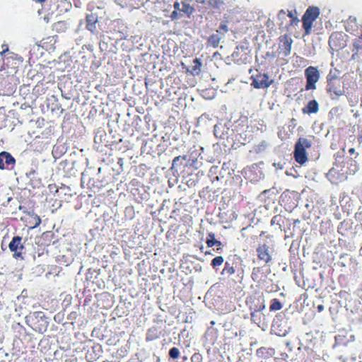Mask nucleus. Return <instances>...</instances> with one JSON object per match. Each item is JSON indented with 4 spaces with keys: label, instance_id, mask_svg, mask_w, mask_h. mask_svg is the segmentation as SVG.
I'll return each mask as SVG.
<instances>
[{
    "label": "nucleus",
    "instance_id": "nucleus-1",
    "mask_svg": "<svg viewBox=\"0 0 362 362\" xmlns=\"http://www.w3.org/2000/svg\"><path fill=\"white\" fill-rule=\"evenodd\" d=\"M340 71L337 69H330L327 76V92L332 97H339L344 94L341 86Z\"/></svg>",
    "mask_w": 362,
    "mask_h": 362
},
{
    "label": "nucleus",
    "instance_id": "nucleus-2",
    "mask_svg": "<svg viewBox=\"0 0 362 362\" xmlns=\"http://www.w3.org/2000/svg\"><path fill=\"white\" fill-rule=\"evenodd\" d=\"M312 146V141L307 138L300 137L295 144L293 156L295 160L300 164H304L308 160L306 150Z\"/></svg>",
    "mask_w": 362,
    "mask_h": 362
},
{
    "label": "nucleus",
    "instance_id": "nucleus-3",
    "mask_svg": "<svg viewBox=\"0 0 362 362\" xmlns=\"http://www.w3.org/2000/svg\"><path fill=\"white\" fill-rule=\"evenodd\" d=\"M26 323L31 327L34 330L39 332H44L46 331L48 322L45 313L42 311H37L30 313L25 317Z\"/></svg>",
    "mask_w": 362,
    "mask_h": 362
},
{
    "label": "nucleus",
    "instance_id": "nucleus-4",
    "mask_svg": "<svg viewBox=\"0 0 362 362\" xmlns=\"http://www.w3.org/2000/svg\"><path fill=\"white\" fill-rule=\"evenodd\" d=\"M320 9L315 6H309L302 17L303 28L305 34L309 35L311 32L313 22L318 18Z\"/></svg>",
    "mask_w": 362,
    "mask_h": 362
},
{
    "label": "nucleus",
    "instance_id": "nucleus-5",
    "mask_svg": "<svg viewBox=\"0 0 362 362\" xmlns=\"http://www.w3.org/2000/svg\"><path fill=\"white\" fill-rule=\"evenodd\" d=\"M246 304L251 313V319L255 317V313L263 310L265 308L264 298L262 296L254 294L246 299Z\"/></svg>",
    "mask_w": 362,
    "mask_h": 362
},
{
    "label": "nucleus",
    "instance_id": "nucleus-6",
    "mask_svg": "<svg viewBox=\"0 0 362 362\" xmlns=\"http://www.w3.org/2000/svg\"><path fill=\"white\" fill-rule=\"evenodd\" d=\"M347 35L343 32H334L329 38V46L333 51L339 52L346 46Z\"/></svg>",
    "mask_w": 362,
    "mask_h": 362
},
{
    "label": "nucleus",
    "instance_id": "nucleus-7",
    "mask_svg": "<svg viewBox=\"0 0 362 362\" xmlns=\"http://www.w3.org/2000/svg\"><path fill=\"white\" fill-rule=\"evenodd\" d=\"M305 76L306 78L305 90L316 89V83L319 81L320 75V71L316 66H310L305 70Z\"/></svg>",
    "mask_w": 362,
    "mask_h": 362
},
{
    "label": "nucleus",
    "instance_id": "nucleus-8",
    "mask_svg": "<svg viewBox=\"0 0 362 362\" xmlns=\"http://www.w3.org/2000/svg\"><path fill=\"white\" fill-rule=\"evenodd\" d=\"M8 248L13 252V256L16 259H23L25 252V241L19 235L14 236L8 244Z\"/></svg>",
    "mask_w": 362,
    "mask_h": 362
},
{
    "label": "nucleus",
    "instance_id": "nucleus-9",
    "mask_svg": "<svg viewBox=\"0 0 362 362\" xmlns=\"http://www.w3.org/2000/svg\"><path fill=\"white\" fill-rule=\"evenodd\" d=\"M251 79V85L257 89L267 88L273 83V80H270L268 74L265 73H257L256 75H252Z\"/></svg>",
    "mask_w": 362,
    "mask_h": 362
},
{
    "label": "nucleus",
    "instance_id": "nucleus-10",
    "mask_svg": "<svg viewBox=\"0 0 362 362\" xmlns=\"http://www.w3.org/2000/svg\"><path fill=\"white\" fill-rule=\"evenodd\" d=\"M286 16L291 18L290 23L284 26L287 30H288L290 27L296 25L299 23V19L297 17V11L296 10L288 11V14H286V11L281 9L277 14L278 20L281 21L279 24L280 27L284 26L283 21L286 19Z\"/></svg>",
    "mask_w": 362,
    "mask_h": 362
},
{
    "label": "nucleus",
    "instance_id": "nucleus-11",
    "mask_svg": "<svg viewBox=\"0 0 362 362\" xmlns=\"http://www.w3.org/2000/svg\"><path fill=\"white\" fill-rule=\"evenodd\" d=\"M279 53L287 57L291 54V45L293 40L286 34L281 35L279 37Z\"/></svg>",
    "mask_w": 362,
    "mask_h": 362
},
{
    "label": "nucleus",
    "instance_id": "nucleus-12",
    "mask_svg": "<svg viewBox=\"0 0 362 362\" xmlns=\"http://www.w3.org/2000/svg\"><path fill=\"white\" fill-rule=\"evenodd\" d=\"M52 6L57 11V15L64 14L72 8V4L70 0H54Z\"/></svg>",
    "mask_w": 362,
    "mask_h": 362
},
{
    "label": "nucleus",
    "instance_id": "nucleus-13",
    "mask_svg": "<svg viewBox=\"0 0 362 362\" xmlns=\"http://www.w3.org/2000/svg\"><path fill=\"white\" fill-rule=\"evenodd\" d=\"M256 251L259 260L263 261L265 264H269L272 261V257L269 252V247L267 244L259 245Z\"/></svg>",
    "mask_w": 362,
    "mask_h": 362
},
{
    "label": "nucleus",
    "instance_id": "nucleus-14",
    "mask_svg": "<svg viewBox=\"0 0 362 362\" xmlns=\"http://www.w3.org/2000/svg\"><path fill=\"white\" fill-rule=\"evenodd\" d=\"M16 163L15 158L12 155L6 151H2L0 153V169H9L10 165H14Z\"/></svg>",
    "mask_w": 362,
    "mask_h": 362
},
{
    "label": "nucleus",
    "instance_id": "nucleus-15",
    "mask_svg": "<svg viewBox=\"0 0 362 362\" xmlns=\"http://www.w3.org/2000/svg\"><path fill=\"white\" fill-rule=\"evenodd\" d=\"M249 51L244 45H238L236 47L235 50L233 53V57L238 61H245Z\"/></svg>",
    "mask_w": 362,
    "mask_h": 362
},
{
    "label": "nucleus",
    "instance_id": "nucleus-16",
    "mask_svg": "<svg viewBox=\"0 0 362 362\" xmlns=\"http://www.w3.org/2000/svg\"><path fill=\"white\" fill-rule=\"evenodd\" d=\"M238 262L228 260L224 264V267L221 272L222 275L227 274L228 276L233 275L236 272Z\"/></svg>",
    "mask_w": 362,
    "mask_h": 362
},
{
    "label": "nucleus",
    "instance_id": "nucleus-17",
    "mask_svg": "<svg viewBox=\"0 0 362 362\" xmlns=\"http://www.w3.org/2000/svg\"><path fill=\"white\" fill-rule=\"evenodd\" d=\"M86 28L91 33H95L96 30V23L98 22V18L96 15L93 13L88 14L86 17Z\"/></svg>",
    "mask_w": 362,
    "mask_h": 362
},
{
    "label": "nucleus",
    "instance_id": "nucleus-18",
    "mask_svg": "<svg viewBox=\"0 0 362 362\" xmlns=\"http://www.w3.org/2000/svg\"><path fill=\"white\" fill-rule=\"evenodd\" d=\"M319 110V105L315 100L308 102V105L302 109L304 114H313Z\"/></svg>",
    "mask_w": 362,
    "mask_h": 362
},
{
    "label": "nucleus",
    "instance_id": "nucleus-19",
    "mask_svg": "<svg viewBox=\"0 0 362 362\" xmlns=\"http://www.w3.org/2000/svg\"><path fill=\"white\" fill-rule=\"evenodd\" d=\"M160 337V332L156 327H152L147 330L146 341H154Z\"/></svg>",
    "mask_w": 362,
    "mask_h": 362
},
{
    "label": "nucleus",
    "instance_id": "nucleus-20",
    "mask_svg": "<svg viewBox=\"0 0 362 362\" xmlns=\"http://www.w3.org/2000/svg\"><path fill=\"white\" fill-rule=\"evenodd\" d=\"M222 38L223 36L217 33L216 34H213L210 35L209 37L208 38L207 42L209 45L216 48L218 46L220 41Z\"/></svg>",
    "mask_w": 362,
    "mask_h": 362
},
{
    "label": "nucleus",
    "instance_id": "nucleus-21",
    "mask_svg": "<svg viewBox=\"0 0 362 362\" xmlns=\"http://www.w3.org/2000/svg\"><path fill=\"white\" fill-rule=\"evenodd\" d=\"M67 29V23L65 21H59L52 25V30L57 33L65 32Z\"/></svg>",
    "mask_w": 362,
    "mask_h": 362
},
{
    "label": "nucleus",
    "instance_id": "nucleus-22",
    "mask_svg": "<svg viewBox=\"0 0 362 362\" xmlns=\"http://www.w3.org/2000/svg\"><path fill=\"white\" fill-rule=\"evenodd\" d=\"M194 65L192 67V73L193 75H199L201 72L202 62L199 59L196 58L193 60Z\"/></svg>",
    "mask_w": 362,
    "mask_h": 362
},
{
    "label": "nucleus",
    "instance_id": "nucleus-23",
    "mask_svg": "<svg viewBox=\"0 0 362 362\" xmlns=\"http://www.w3.org/2000/svg\"><path fill=\"white\" fill-rule=\"evenodd\" d=\"M182 8L180 11L189 17L194 11V8L185 1H182Z\"/></svg>",
    "mask_w": 362,
    "mask_h": 362
},
{
    "label": "nucleus",
    "instance_id": "nucleus-24",
    "mask_svg": "<svg viewBox=\"0 0 362 362\" xmlns=\"http://www.w3.org/2000/svg\"><path fill=\"white\" fill-rule=\"evenodd\" d=\"M282 308L281 303L277 299L274 298L272 300L271 305L269 306V309L271 311H277Z\"/></svg>",
    "mask_w": 362,
    "mask_h": 362
},
{
    "label": "nucleus",
    "instance_id": "nucleus-25",
    "mask_svg": "<svg viewBox=\"0 0 362 362\" xmlns=\"http://www.w3.org/2000/svg\"><path fill=\"white\" fill-rule=\"evenodd\" d=\"M209 5L214 9H220L224 5L223 0H209Z\"/></svg>",
    "mask_w": 362,
    "mask_h": 362
},
{
    "label": "nucleus",
    "instance_id": "nucleus-26",
    "mask_svg": "<svg viewBox=\"0 0 362 362\" xmlns=\"http://www.w3.org/2000/svg\"><path fill=\"white\" fill-rule=\"evenodd\" d=\"M224 262V259L222 256H217L211 260V265L213 268H216L221 266Z\"/></svg>",
    "mask_w": 362,
    "mask_h": 362
},
{
    "label": "nucleus",
    "instance_id": "nucleus-27",
    "mask_svg": "<svg viewBox=\"0 0 362 362\" xmlns=\"http://www.w3.org/2000/svg\"><path fill=\"white\" fill-rule=\"evenodd\" d=\"M228 31V25H227V21H222L218 27V29L216 30V33L218 34L221 33L223 37L224 33H227Z\"/></svg>",
    "mask_w": 362,
    "mask_h": 362
},
{
    "label": "nucleus",
    "instance_id": "nucleus-28",
    "mask_svg": "<svg viewBox=\"0 0 362 362\" xmlns=\"http://www.w3.org/2000/svg\"><path fill=\"white\" fill-rule=\"evenodd\" d=\"M169 356L173 359H177L180 356V351L177 347H173L169 350Z\"/></svg>",
    "mask_w": 362,
    "mask_h": 362
},
{
    "label": "nucleus",
    "instance_id": "nucleus-29",
    "mask_svg": "<svg viewBox=\"0 0 362 362\" xmlns=\"http://www.w3.org/2000/svg\"><path fill=\"white\" fill-rule=\"evenodd\" d=\"M190 360L191 362H203V356L200 353L196 352L192 354Z\"/></svg>",
    "mask_w": 362,
    "mask_h": 362
},
{
    "label": "nucleus",
    "instance_id": "nucleus-30",
    "mask_svg": "<svg viewBox=\"0 0 362 362\" xmlns=\"http://www.w3.org/2000/svg\"><path fill=\"white\" fill-rule=\"evenodd\" d=\"M34 226L32 228H36L41 223V219L39 216L34 215L33 216Z\"/></svg>",
    "mask_w": 362,
    "mask_h": 362
},
{
    "label": "nucleus",
    "instance_id": "nucleus-31",
    "mask_svg": "<svg viewBox=\"0 0 362 362\" xmlns=\"http://www.w3.org/2000/svg\"><path fill=\"white\" fill-rule=\"evenodd\" d=\"M1 48H2V50L0 52V55L1 57H3L6 52H8V45L6 44H3L1 45Z\"/></svg>",
    "mask_w": 362,
    "mask_h": 362
},
{
    "label": "nucleus",
    "instance_id": "nucleus-32",
    "mask_svg": "<svg viewBox=\"0 0 362 362\" xmlns=\"http://www.w3.org/2000/svg\"><path fill=\"white\" fill-rule=\"evenodd\" d=\"M216 238L214 240H206V243L209 247H211L215 245Z\"/></svg>",
    "mask_w": 362,
    "mask_h": 362
},
{
    "label": "nucleus",
    "instance_id": "nucleus-33",
    "mask_svg": "<svg viewBox=\"0 0 362 362\" xmlns=\"http://www.w3.org/2000/svg\"><path fill=\"white\" fill-rule=\"evenodd\" d=\"M180 17L177 11H173L170 15L172 20H176Z\"/></svg>",
    "mask_w": 362,
    "mask_h": 362
},
{
    "label": "nucleus",
    "instance_id": "nucleus-34",
    "mask_svg": "<svg viewBox=\"0 0 362 362\" xmlns=\"http://www.w3.org/2000/svg\"><path fill=\"white\" fill-rule=\"evenodd\" d=\"M180 4L179 2H175L174 3V8H175L174 11H180L181 9H180Z\"/></svg>",
    "mask_w": 362,
    "mask_h": 362
},
{
    "label": "nucleus",
    "instance_id": "nucleus-35",
    "mask_svg": "<svg viewBox=\"0 0 362 362\" xmlns=\"http://www.w3.org/2000/svg\"><path fill=\"white\" fill-rule=\"evenodd\" d=\"M215 238V234L209 233L207 235L206 240H214Z\"/></svg>",
    "mask_w": 362,
    "mask_h": 362
},
{
    "label": "nucleus",
    "instance_id": "nucleus-36",
    "mask_svg": "<svg viewBox=\"0 0 362 362\" xmlns=\"http://www.w3.org/2000/svg\"><path fill=\"white\" fill-rule=\"evenodd\" d=\"M214 246L218 247L217 250H218L221 249V247L222 246V243H221V241L216 240V242H215V245Z\"/></svg>",
    "mask_w": 362,
    "mask_h": 362
},
{
    "label": "nucleus",
    "instance_id": "nucleus-37",
    "mask_svg": "<svg viewBox=\"0 0 362 362\" xmlns=\"http://www.w3.org/2000/svg\"><path fill=\"white\" fill-rule=\"evenodd\" d=\"M317 310L318 312H322L324 310V305H318L317 307Z\"/></svg>",
    "mask_w": 362,
    "mask_h": 362
},
{
    "label": "nucleus",
    "instance_id": "nucleus-38",
    "mask_svg": "<svg viewBox=\"0 0 362 362\" xmlns=\"http://www.w3.org/2000/svg\"><path fill=\"white\" fill-rule=\"evenodd\" d=\"M358 140L359 142H362V131L360 132L358 135Z\"/></svg>",
    "mask_w": 362,
    "mask_h": 362
},
{
    "label": "nucleus",
    "instance_id": "nucleus-39",
    "mask_svg": "<svg viewBox=\"0 0 362 362\" xmlns=\"http://www.w3.org/2000/svg\"><path fill=\"white\" fill-rule=\"evenodd\" d=\"M349 153L352 155L355 153V148H351L349 150Z\"/></svg>",
    "mask_w": 362,
    "mask_h": 362
},
{
    "label": "nucleus",
    "instance_id": "nucleus-40",
    "mask_svg": "<svg viewBox=\"0 0 362 362\" xmlns=\"http://www.w3.org/2000/svg\"><path fill=\"white\" fill-rule=\"evenodd\" d=\"M265 350V348H260L259 349H257V354H259V353H262Z\"/></svg>",
    "mask_w": 362,
    "mask_h": 362
},
{
    "label": "nucleus",
    "instance_id": "nucleus-41",
    "mask_svg": "<svg viewBox=\"0 0 362 362\" xmlns=\"http://www.w3.org/2000/svg\"><path fill=\"white\" fill-rule=\"evenodd\" d=\"M180 159V156H177L175 157L174 159H173V163H175V162H177V160H179Z\"/></svg>",
    "mask_w": 362,
    "mask_h": 362
},
{
    "label": "nucleus",
    "instance_id": "nucleus-42",
    "mask_svg": "<svg viewBox=\"0 0 362 362\" xmlns=\"http://www.w3.org/2000/svg\"><path fill=\"white\" fill-rule=\"evenodd\" d=\"M286 197H287V195H286V194H285V195H282V196H281V202H284L285 201V199H286Z\"/></svg>",
    "mask_w": 362,
    "mask_h": 362
},
{
    "label": "nucleus",
    "instance_id": "nucleus-43",
    "mask_svg": "<svg viewBox=\"0 0 362 362\" xmlns=\"http://www.w3.org/2000/svg\"><path fill=\"white\" fill-rule=\"evenodd\" d=\"M48 235H49V233H48V232H47V233H44L42 234V236H43V237H44V236H46V237H47V236H48Z\"/></svg>",
    "mask_w": 362,
    "mask_h": 362
},
{
    "label": "nucleus",
    "instance_id": "nucleus-44",
    "mask_svg": "<svg viewBox=\"0 0 362 362\" xmlns=\"http://www.w3.org/2000/svg\"><path fill=\"white\" fill-rule=\"evenodd\" d=\"M182 359H183V361H186L187 359V356H183Z\"/></svg>",
    "mask_w": 362,
    "mask_h": 362
},
{
    "label": "nucleus",
    "instance_id": "nucleus-45",
    "mask_svg": "<svg viewBox=\"0 0 362 362\" xmlns=\"http://www.w3.org/2000/svg\"><path fill=\"white\" fill-rule=\"evenodd\" d=\"M255 268L253 269V271H255ZM253 275H254V272H252V276H253ZM252 279H254V277H252Z\"/></svg>",
    "mask_w": 362,
    "mask_h": 362
},
{
    "label": "nucleus",
    "instance_id": "nucleus-46",
    "mask_svg": "<svg viewBox=\"0 0 362 362\" xmlns=\"http://www.w3.org/2000/svg\"><path fill=\"white\" fill-rule=\"evenodd\" d=\"M211 324L212 325H215V322H214V321H211Z\"/></svg>",
    "mask_w": 362,
    "mask_h": 362
}]
</instances>
